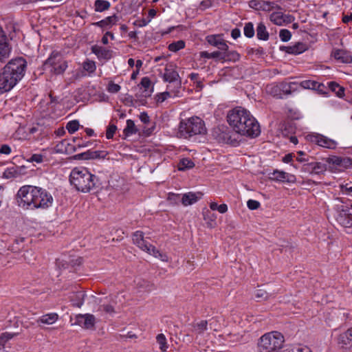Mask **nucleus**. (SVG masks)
I'll return each mask as SVG.
<instances>
[{"instance_id": "obj_1", "label": "nucleus", "mask_w": 352, "mask_h": 352, "mask_svg": "<svg viewBox=\"0 0 352 352\" xmlns=\"http://www.w3.org/2000/svg\"><path fill=\"white\" fill-rule=\"evenodd\" d=\"M16 197L19 206L25 210L46 209L53 203L52 195L45 189L31 185L21 187Z\"/></svg>"}, {"instance_id": "obj_2", "label": "nucleus", "mask_w": 352, "mask_h": 352, "mask_svg": "<svg viewBox=\"0 0 352 352\" xmlns=\"http://www.w3.org/2000/svg\"><path fill=\"white\" fill-rule=\"evenodd\" d=\"M26 67L27 62L22 57L10 60L0 72V94L13 89L24 76Z\"/></svg>"}, {"instance_id": "obj_3", "label": "nucleus", "mask_w": 352, "mask_h": 352, "mask_svg": "<svg viewBox=\"0 0 352 352\" xmlns=\"http://www.w3.org/2000/svg\"><path fill=\"white\" fill-rule=\"evenodd\" d=\"M69 182L77 190L82 192H89L100 185L98 177L84 167L73 168L69 175Z\"/></svg>"}, {"instance_id": "obj_4", "label": "nucleus", "mask_w": 352, "mask_h": 352, "mask_svg": "<svg viewBox=\"0 0 352 352\" xmlns=\"http://www.w3.org/2000/svg\"><path fill=\"white\" fill-rule=\"evenodd\" d=\"M182 136L188 138L194 135L204 134L206 132L204 122L199 117H191L179 124Z\"/></svg>"}, {"instance_id": "obj_5", "label": "nucleus", "mask_w": 352, "mask_h": 352, "mask_svg": "<svg viewBox=\"0 0 352 352\" xmlns=\"http://www.w3.org/2000/svg\"><path fill=\"white\" fill-rule=\"evenodd\" d=\"M283 342V336L278 331H272L260 338L258 348L261 352H276L281 349Z\"/></svg>"}, {"instance_id": "obj_6", "label": "nucleus", "mask_w": 352, "mask_h": 352, "mask_svg": "<svg viewBox=\"0 0 352 352\" xmlns=\"http://www.w3.org/2000/svg\"><path fill=\"white\" fill-rule=\"evenodd\" d=\"M44 66L50 72L56 75L63 74L68 67L63 54L56 50L53 51L45 61Z\"/></svg>"}, {"instance_id": "obj_7", "label": "nucleus", "mask_w": 352, "mask_h": 352, "mask_svg": "<svg viewBox=\"0 0 352 352\" xmlns=\"http://www.w3.org/2000/svg\"><path fill=\"white\" fill-rule=\"evenodd\" d=\"M250 115V111L238 107L228 111L227 120L234 132L238 133L240 130L243 129V125Z\"/></svg>"}, {"instance_id": "obj_8", "label": "nucleus", "mask_w": 352, "mask_h": 352, "mask_svg": "<svg viewBox=\"0 0 352 352\" xmlns=\"http://www.w3.org/2000/svg\"><path fill=\"white\" fill-rule=\"evenodd\" d=\"M326 162L333 172H340L352 166V160L349 157L333 155L327 157Z\"/></svg>"}, {"instance_id": "obj_9", "label": "nucleus", "mask_w": 352, "mask_h": 352, "mask_svg": "<svg viewBox=\"0 0 352 352\" xmlns=\"http://www.w3.org/2000/svg\"><path fill=\"white\" fill-rule=\"evenodd\" d=\"M243 129L238 134L250 138L257 137L260 133V125L256 120L250 114L243 125Z\"/></svg>"}, {"instance_id": "obj_10", "label": "nucleus", "mask_w": 352, "mask_h": 352, "mask_svg": "<svg viewBox=\"0 0 352 352\" xmlns=\"http://www.w3.org/2000/svg\"><path fill=\"white\" fill-rule=\"evenodd\" d=\"M243 129L238 134L250 138L257 137L260 133V125L256 120L250 114L243 125Z\"/></svg>"}, {"instance_id": "obj_11", "label": "nucleus", "mask_w": 352, "mask_h": 352, "mask_svg": "<svg viewBox=\"0 0 352 352\" xmlns=\"http://www.w3.org/2000/svg\"><path fill=\"white\" fill-rule=\"evenodd\" d=\"M336 221L344 228H352V205L351 208L344 206L338 207Z\"/></svg>"}, {"instance_id": "obj_12", "label": "nucleus", "mask_w": 352, "mask_h": 352, "mask_svg": "<svg viewBox=\"0 0 352 352\" xmlns=\"http://www.w3.org/2000/svg\"><path fill=\"white\" fill-rule=\"evenodd\" d=\"M96 322V317L91 314H77L75 316L74 325L81 327L82 329L94 330Z\"/></svg>"}, {"instance_id": "obj_13", "label": "nucleus", "mask_w": 352, "mask_h": 352, "mask_svg": "<svg viewBox=\"0 0 352 352\" xmlns=\"http://www.w3.org/2000/svg\"><path fill=\"white\" fill-rule=\"evenodd\" d=\"M181 87L182 82H177V87H176V90H172V85H168L167 86V91L163 93H160L157 95V102L162 103L165 101L168 98H175L181 96Z\"/></svg>"}, {"instance_id": "obj_14", "label": "nucleus", "mask_w": 352, "mask_h": 352, "mask_svg": "<svg viewBox=\"0 0 352 352\" xmlns=\"http://www.w3.org/2000/svg\"><path fill=\"white\" fill-rule=\"evenodd\" d=\"M270 19L274 24L281 26L294 21V17L290 14H285L281 12H274L270 14Z\"/></svg>"}, {"instance_id": "obj_15", "label": "nucleus", "mask_w": 352, "mask_h": 352, "mask_svg": "<svg viewBox=\"0 0 352 352\" xmlns=\"http://www.w3.org/2000/svg\"><path fill=\"white\" fill-rule=\"evenodd\" d=\"M163 78L164 81L169 83H176V87H177L178 82H181L179 75L175 70V65L171 63L166 66Z\"/></svg>"}, {"instance_id": "obj_16", "label": "nucleus", "mask_w": 352, "mask_h": 352, "mask_svg": "<svg viewBox=\"0 0 352 352\" xmlns=\"http://www.w3.org/2000/svg\"><path fill=\"white\" fill-rule=\"evenodd\" d=\"M302 169L305 173L319 175L324 173L326 171L327 166L321 162H314L305 164L302 166Z\"/></svg>"}, {"instance_id": "obj_17", "label": "nucleus", "mask_w": 352, "mask_h": 352, "mask_svg": "<svg viewBox=\"0 0 352 352\" xmlns=\"http://www.w3.org/2000/svg\"><path fill=\"white\" fill-rule=\"evenodd\" d=\"M269 179L272 181L280 182H294L295 176L283 170H275L269 174Z\"/></svg>"}, {"instance_id": "obj_18", "label": "nucleus", "mask_w": 352, "mask_h": 352, "mask_svg": "<svg viewBox=\"0 0 352 352\" xmlns=\"http://www.w3.org/2000/svg\"><path fill=\"white\" fill-rule=\"evenodd\" d=\"M314 138L313 141L320 146L329 149H334L337 146V142L335 140L329 139L322 135L317 134Z\"/></svg>"}, {"instance_id": "obj_19", "label": "nucleus", "mask_w": 352, "mask_h": 352, "mask_svg": "<svg viewBox=\"0 0 352 352\" xmlns=\"http://www.w3.org/2000/svg\"><path fill=\"white\" fill-rule=\"evenodd\" d=\"M10 52L11 47L7 42V38L0 28V54H1V58H9Z\"/></svg>"}, {"instance_id": "obj_20", "label": "nucleus", "mask_w": 352, "mask_h": 352, "mask_svg": "<svg viewBox=\"0 0 352 352\" xmlns=\"http://www.w3.org/2000/svg\"><path fill=\"white\" fill-rule=\"evenodd\" d=\"M203 196V193L197 192H188L184 194L182 198V204L185 206L192 205L199 200Z\"/></svg>"}, {"instance_id": "obj_21", "label": "nucleus", "mask_w": 352, "mask_h": 352, "mask_svg": "<svg viewBox=\"0 0 352 352\" xmlns=\"http://www.w3.org/2000/svg\"><path fill=\"white\" fill-rule=\"evenodd\" d=\"M338 344L344 348H352V328L339 336Z\"/></svg>"}, {"instance_id": "obj_22", "label": "nucleus", "mask_w": 352, "mask_h": 352, "mask_svg": "<svg viewBox=\"0 0 352 352\" xmlns=\"http://www.w3.org/2000/svg\"><path fill=\"white\" fill-rule=\"evenodd\" d=\"M331 55L338 61L342 63H350L352 62V56L347 52L342 50H334Z\"/></svg>"}, {"instance_id": "obj_23", "label": "nucleus", "mask_w": 352, "mask_h": 352, "mask_svg": "<svg viewBox=\"0 0 352 352\" xmlns=\"http://www.w3.org/2000/svg\"><path fill=\"white\" fill-rule=\"evenodd\" d=\"M91 52L95 54L99 59L109 60L112 57V51L101 46H92Z\"/></svg>"}, {"instance_id": "obj_24", "label": "nucleus", "mask_w": 352, "mask_h": 352, "mask_svg": "<svg viewBox=\"0 0 352 352\" xmlns=\"http://www.w3.org/2000/svg\"><path fill=\"white\" fill-rule=\"evenodd\" d=\"M118 21L119 17L116 14H113L112 16H107L100 21L94 23V25L102 28H110L113 25H116Z\"/></svg>"}, {"instance_id": "obj_25", "label": "nucleus", "mask_w": 352, "mask_h": 352, "mask_svg": "<svg viewBox=\"0 0 352 352\" xmlns=\"http://www.w3.org/2000/svg\"><path fill=\"white\" fill-rule=\"evenodd\" d=\"M58 320V315L56 313H50L43 315L36 320V323L41 324H53Z\"/></svg>"}, {"instance_id": "obj_26", "label": "nucleus", "mask_w": 352, "mask_h": 352, "mask_svg": "<svg viewBox=\"0 0 352 352\" xmlns=\"http://www.w3.org/2000/svg\"><path fill=\"white\" fill-rule=\"evenodd\" d=\"M108 153L105 151H87L81 155L84 159H104L107 155Z\"/></svg>"}, {"instance_id": "obj_27", "label": "nucleus", "mask_w": 352, "mask_h": 352, "mask_svg": "<svg viewBox=\"0 0 352 352\" xmlns=\"http://www.w3.org/2000/svg\"><path fill=\"white\" fill-rule=\"evenodd\" d=\"M300 86L304 89H309L313 90H317L322 91L324 88V85L317 81L305 80L300 82Z\"/></svg>"}, {"instance_id": "obj_28", "label": "nucleus", "mask_w": 352, "mask_h": 352, "mask_svg": "<svg viewBox=\"0 0 352 352\" xmlns=\"http://www.w3.org/2000/svg\"><path fill=\"white\" fill-rule=\"evenodd\" d=\"M236 134L231 131H223L220 135V139L224 143L230 144L232 145H236L238 144V141L235 138Z\"/></svg>"}, {"instance_id": "obj_29", "label": "nucleus", "mask_w": 352, "mask_h": 352, "mask_svg": "<svg viewBox=\"0 0 352 352\" xmlns=\"http://www.w3.org/2000/svg\"><path fill=\"white\" fill-rule=\"evenodd\" d=\"M265 90L268 94L274 97H276L278 98H283L279 83H272L267 85Z\"/></svg>"}, {"instance_id": "obj_30", "label": "nucleus", "mask_w": 352, "mask_h": 352, "mask_svg": "<svg viewBox=\"0 0 352 352\" xmlns=\"http://www.w3.org/2000/svg\"><path fill=\"white\" fill-rule=\"evenodd\" d=\"M306 50V46L302 43H298L292 46L286 47V52L291 54H299Z\"/></svg>"}, {"instance_id": "obj_31", "label": "nucleus", "mask_w": 352, "mask_h": 352, "mask_svg": "<svg viewBox=\"0 0 352 352\" xmlns=\"http://www.w3.org/2000/svg\"><path fill=\"white\" fill-rule=\"evenodd\" d=\"M260 10L270 12L272 10H280V7L274 1L261 0Z\"/></svg>"}, {"instance_id": "obj_32", "label": "nucleus", "mask_w": 352, "mask_h": 352, "mask_svg": "<svg viewBox=\"0 0 352 352\" xmlns=\"http://www.w3.org/2000/svg\"><path fill=\"white\" fill-rule=\"evenodd\" d=\"M256 36L259 40L267 41L269 38V33L263 23H259L256 28Z\"/></svg>"}, {"instance_id": "obj_33", "label": "nucleus", "mask_w": 352, "mask_h": 352, "mask_svg": "<svg viewBox=\"0 0 352 352\" xmlns=\"http://www.w3.org/2000/svg\"><path fill=\"white\" fill-rule=\"evenodd\" d=\"M192 331L197 334H202L208 329L207 320H201L199 322L193 323L192 324Z\"/></svg>"}, {"instance_id": "obj_34", "label": "nucleus", "mask_w": 352, "mask_h": 352, "mask_svg": "<svg viewBox=\"0 0 352 352\" xmlns=\"http://www.w3.org/2000/svg\"><path fill=\"white\" fill-rule=\"evenodd\" d=\"M111 3L106 0H96L94 10L96 12H102L109 9Z\"/></svg>"}, {"instance_id": "obj_35", "label": "nucleus", "mask_w": 352, "mask_h": 352, "mask_svg": "<svg viewBox=\"0 0 352 352\" xmlns=\"http://www.w3.org/2000/svg\"><path fill=\"white\" fill-rule=\"evenodd\" d=\"M200 56L201 58H219L220 60H222V58H226V56L223 54V53L220 52V51H214L212 53H209L206 51L201 52H200Z\"/></svg>"}, {"instance_id": "obj_36", "label": "nucleus", "mask_w": 352, "mask_h": 352, "mask_svg": "<svg viewBox=\"0 0 352 352\" xmlns=\"http://www.w3.org/2000/svg\"><path fill=\"white\" fill-rule=\"evenodd\" d=\"M177 166L179 170H185L193 168L195 164L189 158H183L180 160Z\"/></svg>"}, {"instance_id": "obj_37", "label": "nucleus", "mask_w": 352, "mask_h": 352, "mask_svg": "<svg viewBox=\"0 0 352 352\" xmlns=\"http://www.w3.org/2000/svg\"><path fill=\"white\" fill-rule=\"evenodd\" d=\"M138 132V129H136L135 124L132 120H126V126L124 129V133L126 135H130L133 134H135Z\"/></svg>"}, {"instance_id": "obj_38", "label": "nucleus", "mask_w": 352, "mask_h": 352, "mask_svg": "<svg viewBox=\"0 0 352 352\" xmlns=\"http://www.w3.org/2000/svg\"><path fill=\"white\" fill-rule=\"evenodd\" d=\"M206 39L210 45L217 47L223 38L219 34H214L207 36Z\"/></svg>"}, {"instance_id": "obj_39", "label": "nucleus", "mask_w": 352, "mask_h": 352, "mask_svg": "<svg viewBox=\"0 0 352 352\" xmlns=\"http://www.w3.org/2000/svg\"><path fill=\"white\" fill-rule=\"evenodd\" d=\"M151 80L148 77H144L142 78L140 85L144 89V91L146 92L145 96H149L152 92L153 89H150L151 87Z\"/></svg>"}, {"instance_id": "obj_40", "label": "nucleus", "mask_w": 352, "mask_h": 352, "mask_svg": "<svg viewBox=\"0 0 352 352\" xmlns=\"http://www.w3.org/2000/svg\"><path fill=\"white\" fill-rule=\"evenodd\" d=\"M329 87L332 91L336 92L337 96L341 97L344 95V89L342 87L335 82H330L329 83Z\"/></svg>"}, {"instance_id": "obj_41", "label": "nucleus", "mask_w": 352, "mask_h": 352, "mask_svg": "<svg viewBox=\"0 0 352 352\" xmlns=\"http://www.w3.org/2000/svg\"><path fill=\"white\" fill-rule=\"evenodd\" d=\"M157 342L160 345V349L162 351H166L168 349L166 338L163 333H160L156 337Z\"/></svg>"}, {"instance_id": "obj_42", "label": "nucleus", "mask_w": 352, "mask_h": 352, "mask_svg": "<svg viewBox=\"0 0 352 352\" xmlns=\"http://www.w3.org/2000/svg\"><path fill=\"white\" fill-rule=\"evenodd\" d=\"M280 85V91H281V94H282V96H283L284 95H288V94H290L292 93V85H294L295 83L294 82H292V83H287V82H280L279 83Z\"/></svg>"}, {"instance_id": "obj_43", "label": "nucleus", "mask_w": 352, "mask_h": 352, "mask_svg": "<svg viewBox=\"0 0 352 352\" xmlns=\"http://www.w3.org/2000/svg\"><path fill=\"white\" fill-rule=\"evenodd\" d=\"M79 126H80L79 122L76 120H74L69 121L67 124L66 129L69 133L72 134L78 130Z\"/></svg>"}, {"instance_id": "obj_44", "label": "nucleus", "mask_w": 352, "mask_h": 352, "mask_svg": "<svg viewBox=\"0 0 352 352\" xmlns=\"http://www.w3.org/2000/svg\"><path fill=\"white\" fill-rule=\"evenodd\" d=\"M244 35L248 38H252L254 35V25L252 23L249 22L245 23L243 28Z\"/></svg>"}, {"instance_id": "obj_45", "label": "nucleus", "mask_w": 352, "mask_h": 352, "mask_svg": "<svg viewBox=\"0 0 352 352\" xmlns=\"http://www.w3.org/2000/svg\"><path fill=\"white\" fill-rule=\"evenodd\" d=\"M135 245H136L142 250L146 252L148 254H151V250L153 245L147 243L144 239L140 241H137Z\"/></svg>"}, {"instance_id": "obj_46", "label": "nucleus", "mask_w": 352, "mask_h": 352, "mask_svg": "<svg viewBox=\"0 0 352 352\" xmlns=\"http://www.w3.org/2000/svg\"><path fill=\"white\" fill-rule=\"evenodd\" d=\"M135 245H136L142 250L146 252L148 254H151V250L153 245L147 243L144 239L140 241H137Z\"/></svg>"}, {"instance_id": "obj_47", "label": "nucleus", "mask_w": 352, "mask_h": 352, "mask_svg": "<svg viewBox=\"0 0 352 352\" xmlns=\"http://www.w3.org/2000/svg\"><path fill=\"white\" fill-rule=\"evenodd\" d=\"M204 219L205 221H208V223L210 226H213L216 224V217L214 214L211 213L209 210H206L204 212Z\"/></svg>"}, {"instance_id": "obj_48", "label": "nucleus", "mask_w": 352, "mask_h": 352, "mask_svg": "<svg viewBox=\"0 0 352 352\" xmlns=\"http://www.w3.org/2000/svg\"><path fill=\"white\" fill-rule=\"evenodd\" d=\"M185 47V43L183 41H178L170 43L168 45V50L171 52H176Z\"/></svg>"}, {"instance_id": "obj_49", "label": "nucleus", "mask_w": 352, "mask_h": 352, "mask_svg": "<svg viewBox=\"0 0 352 352\" xmlns=\"http://www.w3.org/2000/svg\"><path fill=\"white\" fill-rule=\"evenodd\" d=\"M151 255L154 256L156 258H160L162 261L167 262L168 260V258L166 254L160 252L158 250H157L154 246L152 247L151 250Z\"/></svg>"}, {"instance_id": "obj_50", "label": "nucleus", "mask_w": 352, "mask_h": 352, "mask_svg": "<svg viewBox=\"0 0 352 352\" xmlns=\"http://www.w3.org/2000/svg\"><path fill=\"white\" fill-rule=\"evenodd\" d=\"M83 69L89 73L94 72L96 69L95 62L93 60H87L83 63Z\"/></svg>"}, {"instance_id": "obj_51", "label": "nucleus", "mask_w": 352, "mask_h": 352, "mask_svg": "<svg viewBox=\"0 0 352 352\" xmlns=\"http://www.w3.org/2000/svg\"><path fill=\"white\" fill-rule=\"evenodd\" d=\"M223 54L226 56V58H222L223 60L236 61V60H239V57H240L239 54L235 51L229 52L228 50L227 52L223 53Z\"/></svg>"}, {"instance_id": "obj_52", "label": "nucleus", "mask_w": 352, "mask_h": 352, "mask_svg": "<svg viewBox=\"0 0 352 352\" xmlns=\"http://www.w3.org/2000/svg\"><path fill=\"white\" fill-rule=\"evenodd\" d=\"M98 310L111 315L115 313L114 307L110 304H103L100 305Z\"/></svg>"}, {"instance_id": "obj_53", "label": "nucleus", "mask_w": 352, "mask_h": 352, "mask_svg": "<svg viewBox=\"0 0 352 352\" xmlns=\"http://www.w3.org/2000/svg\"><path fill=\"white\" fill-rule=\"evenodd\" d=\"M292 36L291 32L286 29L281 30L279 32V37L280 40L283 42L288 41Z\"/></svg>"}, {"instance_id": "obj_54", "label": "nucleus", "mask_w": 352, "mask_h": 352, "mask_svg": "<svg viewBox=\"0 0 352 352\" xmlns=\"http://www.w3.org/2000/svg\"><path fill=\"white\" fill-rule=\"evenodd\" d=\"M117 129V127L116 125L114 124H111L109 125L108 127H107V131H106V138L108 139V140H110L111 138H113L115 133H116V131Z\"/></svg>"}, {"instance_id": "obj_55", "label": "nucleus", "mask_w": 352, "mask_h": 352, "mask_svg": "<svg viewBox=\"0 0 352 352\" xmlns=\"http://www.w3.org/2000/svg\"><path fill=\"white\" fill-rule=\"evenodd\" d=\"M13 338V334L6 332L0 336V346H3L6 342Z\"/></svg>"}, {"instance_id": "obj_56", "label": "nucleus", "mask_w": 352, "mask_h": 352, "mask_svg": "<svg viewBox=\"0 0 352 352\" xmlns=\"http://www.w3.org/2000/svg\"><path fill=\"white\" fill-rule=\"evenodd\" d=\"M247 206L250 210H256L261 206V204L256 200L249 199L247 201Z\"/></svg>"}, {"instance_id": "obj_57", "label": "nucleus", "mask_w": 352, "mask_h": 352, "mask_svg": "<svg viewBox=\"0 0 352 352\" xmlns=\"http://www.w3.org/2000/svg\"><path fill=\"white\" fill-rule=\"evenodd\" d=\"M120 86L118 84H116L113 82H111L108 85L107 90L110 93H118L120 90Z\"/></svg>"}, {"instance_id": "obj_58", "label": "nucleus", "mask_w": 352, "mask_h": 352, "mask_svg": "<svg viewBox=\"0 0 352 352\" xmlns=\"http://www.w3.org/2000/svg\"><path fill=\"white\" fill-rule=\"evenodd\" d=\"M342 192L344 194L352 195V185L351 183H346L340 186Z\"/></svg>"}, {"instance_id": "obj_59", "label": "nucleus", "mask_w": 352, "mask_h": 352, "mask_svg": "<svg viewBox=\"0 0 352 352\" xmlns=\"http://www.w3.org/2000/svg\"><path fill=\"white\" fill-rule=\"evenodd\" d=\"M16 175V171L15 170V169L14 168H8L7 170H5V172L3 173V176L6 177V178H12V177H15Z\"/></svg>"}, {"instance_id": "obj_60", "label": "nucleus", "mask_w": 352, "mask_h": 352, "mask_svg": "<svg viewBox=\"0 0 352 352\" xmlns=\"http://www.w3.org/2000/svg\"><path fill=\"white\" fill-rule=\"evenodd\" d=\"M255 297L256 298L267 299L268 294L263 289H257L255 292Z\"/></svg>"}, {"instance_id": "obj_61", "label": "nucleus", "mask_w": 352, "mask_h": 352, "mask_svg": "<svg viewBox=\"0 0 352 352\" xmlns=\"http://www.w3.org/2000/svg\"><path fill=\"white\" fill-rule=\"evenodd\" d=\"M144 239V233L142 231H136L133 234V243H136L137 241H140Z\"/></svg>"}, {"instance_id": "obj_62", "label": "nucleus", "mask_w": 352, "mask_h": 352, "mask_svg": "<svg viewBox=\"0 0 352 352\" xmlns=\"http://www.w3.org/2000/svg\"><path fill=\"white\" fill-rule=\"evenodd\" d=\"M30 161L36 163H41L43 161V155L41 154H33L31 156Z\"/></svg>"}, {"instance_id": "obj_63", "label": "nucleus", "mask_w": 352, "mask_h": 352, "mask_svg": "<svg viewBox=\"0 0 352 352\" xmlns=\"http://www.w3.org/2000/svg\"><path fill=\"white\" fill-rule=\"evenodd\" d=\"M219 50H221L220 52L221 53H226L228 50V45H227L226 42L224 39L220 42V44L218 45L217 47Z\"/></svg>"}, {"instance_id": "obj_64", "label": "nucleus", "mask_w": 352, "mask_h": 352, "mask_svg": "<svg viewBox=\"0 0 352 352\" xmlns=\"http://www.w3.org/2000/svg\"><path fill=\"white\" fill-rule=\"evenodd\" d=\"M11 153V148L8 144H3L0 147V154L9 155Z\"/></svg>"}]
</instances>
